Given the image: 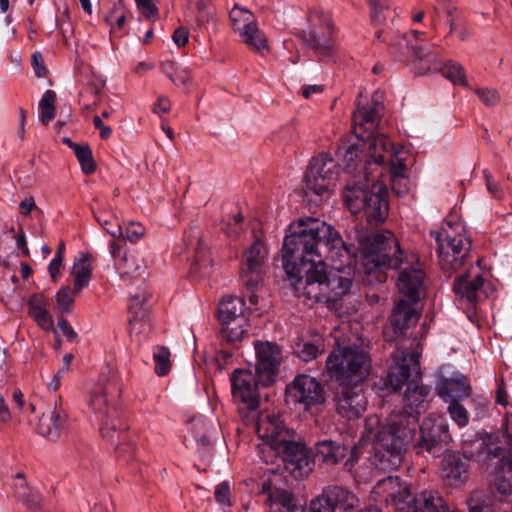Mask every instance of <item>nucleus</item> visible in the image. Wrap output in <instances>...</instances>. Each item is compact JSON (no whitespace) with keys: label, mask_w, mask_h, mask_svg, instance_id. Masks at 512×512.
<instances>
[{"label":"nucleus","mask_w":512,"mask_h":512,"mask_svg":"<svg viewBox=\"0 0 512 512\" xmlns=\"http://www.w3.org/2000/svg\"><path fill=\"white\" fill-rule=\"evenodd\" d=\"M335 405L337 413L349 420L359 418L367 406V399L363 389L354 383L353 385L340 384L336 395Z\"/></svg>","instance_id":"a211bd4d"},{"label":"nucleus","mask_w":512,"mask_h":512,"mask_svg":"<svg viewBox=\"0 0 512 512\" xmlns=\"http://www.w3.org/2000/svg\"><path fill=\"white\" fill-rule=\"evenodd\" d=\"M345 446L339 445L333 441H322L317 443L314 453L315 461L332 465L338 463L346 455Z\"/></svg>","instance_id":"c756f323"},{"label":"nucleus","mask_w":512,"mask_h":512,"mask_svg":"<svg viewBox=\"0 0 512 512\" xmlns=\"http://www.w3.org/2000/svg\"><path fill=\"white\" fill-rule=\"evenodd\" d=\"M13 415H15L10 409L9 405L4 399V397H0V423L8 424L13 420Z\"/></svg>","instance_id":"774afa93"},{"label":"nucleus","mask_w":512,"mask_h":512,"mask_svg":"<svg viewBox=\"0 0 512 512\" xmlns=\"http://www.w3.org/2000/svg\"><path fill=\"white\" fill-rule=\"evenodd\" d=\"M371 17L376 23H383L386 20L385 11L389 9L388 0H369Z\"/></svg>","instance_id":"4d7b16f0"},{"label":"nucleus","mask_w":512,"mask_h":512,"mask_svg":"<svg viewBox=\"0 0 512 512\" xmlns=\"http://www.w3.org/2000/svg\"><path fill=\"white\" fill-rule=\"evenodd\" d=\"M361 146H366L367 160L364 170L367 175L383 177L384 168L399 157L402 148L395 147L382 133L367 135Z\"/></svg>","instance_id":"f8f14e48"},{"label":"nucleus","mask_w":512,"mask_h":512,"mask_svg":"<svg viewBox=\"0 0 512 512\" xmlns=\"http://www.w3.org/2000/svg\"><path fill=\"white\" fill-rule=\"evenodd\" d=\"M75 156L84 174H92L96 170L92 149L87 144H82L75 152Z\"/></svg>","instance_id":"a18cd8bd"},{"label":"nucleus","mask_w":512,"mask_h":512,"mask_svg":"<svg viewBox=\"0 0 512 512\" xmlns=\"http://www.w3.org/2000/svg\"><path fill=\"white\" fill-rule=\"evenodd\" d=\"M383 112L380 96L376 94L371 105L359 106L353 114L352 131L361 141L375 133Z\"/></svg>","instance_id":"412c9836"},{"label":"nucleus","mask_w":512,"mask_h":512,"mask_svg":"<svg viewBox=\"0 0 512 512\" xmlns=\"http://www.w3.org/2000/svg\"><path fill=\"white\" fill-rule=\"evenodd\" d=\"M80 81H84L82 73L80 74ZM85 81L86 86L79 93V101L84 108L93 109L96 106V87L93 77L85 78Z\"/></svg>","instance_id":"49530a36"},{"label":"nucleus","mask_w":512,"mask_h":512,"mask_svg":"<svg viewBox=\"0 0 512 512\" xmlns=\"http://www.w3.org/2000/svg\"><path fill=\"white\" fill-rule=\"evenodd\" d=\"M146 234L145 227L138 222H130L125 228L124 237L127 241L131 243L139 242Z\"/></svg>","instance_id":"13d9d810"},{"label":"nucleus","mask_w":512,"mask_h":512,"mask_svg":"<svg viewBox=\"0 0 512 512\" xmlns=\"http://www.w3.org/2000/svg\"><path fill=\"white\" fill-rule=\"evenodd\" d=\"M415 303L405 299L397 302L390 317V324L393 326L395 333H402L405 329L417 323L419 313L413 306Z\"/></svg>","instance_id":"bb28decb"},{"label":"nucleus","mask_w":512,"mask_h":512,"mask_svg":"<svg viewBox=\"0 0 512 512\" xmlns=\"http://www.w3.org/2000/svg\"><path fill=\"white\" fill-rule=\"evenodd\" d=\"M64 370H58L53 375L48 376L45 378L42 375V379L44 381L45 386L51 390L56 391L61 387L62 378L64 377Z\"/></svg>","instance_id":"e2e57ef3"},{"label":"nucleus","mask_w":512,"mask_h":512,"mask_svg":"<svg viewBox=\"0 0 512 512\" xmlns=\"http://www.w3.org/2000/svg\"><path fill=\"white\" fill-rule=\"evenodd\" d=\"M239 37L244 44L255 52L265 54L269 51L267 38L258 28L257 22L244 32L240 33Z\"/></svg>","instance_id":"f704fd0d"},{"label":"nucleus","mask_w":512,"mask_h":512,"mask_svg":"<svg viewBox=\"0 0 512 512\" xmlns=\"http://www.w3.org/2000/svg\"><path fill=\"white\" fill-rule=\"evenodd\" d=\"M50 301L43 293L31 295L28 301V312L36 324L46 331H55L54 320L49 311Z\"/></svg>","instance_id":"a878e982"},{"label":"nucleus","mask_w":512,"mask_h":512,"mask_svg":"<svg viewBox=\"0 0 512 512\" xmlns=\"http://www.w3.org/2000/svg\"><path fill=\"white\" fill-rule=\"evenodd\" d=\"M361 259L357 269L367 277V282H383L385 268H400L404 263V252L390 231L377 232L359 241Z\"/></svg>","instance_id":"423d86ee"},{"label":"nucleus","mask_w":512,"mask_h":512,"mask_svg":"<svg viewBox=\"0 0 512 512\" xmlns=\"http://www.w3.org/2000/svg\"><path fill=\"white\" fill-rule=\"evenodd\" d=\"M321 352L322 348L311 342L298 341L294 345V353L305 362L315 359Z\"/></svg>","instance_id":"de8ad7c7"},{"label":"nucleus","mask_w":512,"mask_h":512,"mask_svg":"<svg viewBox=\"0 0 512 512\" xmlns=\"http://www.w3.org/2000/svg\"><path fill=\"white\" fill-rule=\"evenodd\" d=\"M130 333L137 337L139 341L145 338L150 331V322L148 315L146 317H129Z\"/></svg>","instance_id":"8fccbe9b"},{"label":"nucleus","mask_w":512,"mask_h":512,"mask_svg":"<svg viewBox=\"0 0 512 512\" xmlns=\"http://www.w3.org/2000/svg\"><path fill=\"white\" fill-rule=\"evenodd\" d=\"M18 286L8 279H0V300L7 306L18 302Z\"/></svg>","instance_id":"09e8293b"},{"label":"nucleus","mask_w":512,"mask_h":512,"mask_svg":"<svg viewBox=\"0 0 512 512\" xmlns=\"http://www.w3.org/2000/svg\"><path fill=\"white\" fill-rule=\"evenodd\" d=\"M135 2L146 18L157 15L158 9L152 0H135Z\"/></svg>","instance_id":"69168bd1"},{"label":"nucleus","mask_w":512,"mask_h":512,"mask_svg":"<svg viewBox=\"0 0 512 512\" xmlns=\"http://www.w3.org/2000/svg\"><path fill=\"white\" fill-rule=\"evenodd\" d=\"M474 445L476 446V452L465 451V453L469 457L476 458L479 462L486 463L488 468L494 467L501 471L507 470L509 476H497L495 486L500 494L504 496L512 495V460L506 450L498 445L486 444L483 440L476 441Z\"/></svg>","instance_id":"9b49d317"},{"label":"nucleus","mask_w":512,"mask_h":512,"mask_svg":"<svg viewBox=\"0 0 512 512\" xmlns=\"http://www.w3.org/2000/svg\"><path fill=\"white\" fill-rule=\"evenodd\" d=\"M215 499L216 501L225 506L231 505V492H230V486L228 482H222L216 486L215 489Z\"/></svg>","instance_id":"bf43d9fd"},{"label":"nucleus","mask_w":512,"mask_h":512,"mask_svg":"<svg viewBox=\"0 0 512 512\" xmlns=\"http://www.w3.org/2000/svg\"><path fill=\"white\" fill-rule=\"evenodd\" d=\"M361 143L341 146L338 149V158L344 170L353 171L361 160Z\"/></svg>","instance_id":"c9c22d12"},{"label":"nucleus","mask_w":512,"mask_h":512,"mask_svg":"<svg viewBox=\"0 0 512 512\" xmlns=\"http://www.w3.org/2000/svg\"><path fill=\"white\" fill-rule=\"evenodd\" d=\"M453 290L456 295L468 302H476L486 297L484 279L479 269L472 265L455 279Z\"/></svg>","instance_id":"5701e85b"},{"label":"nucleus","mask_w":512,"mask_h":512,"mask_svg":"<svg viewBox=\"0 0 512 512\" xmlns=\"http://www.w3.org/2000/svg\"><path fill=\"white\" fill-rule=\"evenodd\" d=\"M67 423V413L62 407L61 397L48 406L39 418L36 430L39 435L51 441H56Z\"/></svg>","instance_id":"4be33fe9"},{"label":"nucleus","mask_w":512,"mask_h":512,"mask_svg":"<svg viewBox=\"0 0 512 512\" xmlns=\"http://www.w3.org/2000/svg\"><path fill=\"white\" fill-rule=\"evenodd\" d=\"M428 36L427 30L419 28H412L408 33L401 37V41L397 43L402 46V41L405 47L411 54L412 61L420 73H425L437 63V54L427 45L422 44Z\"/></svg>","instance_id":"4468645a"},{"label":"nucleus","mask_w":512,"mask_h":512,"mask_svg":"<svg viewBox=\"0 0 512 512\" xmlns=\"http://www.w3.org/2000/svg\"><path fill=\"white\" fill-rule=\"evenodd\" d=\"M436 389L445 402L459 401L471 395V386L465 375L457 373L452 377L441 375Z\"/></svg>","instance_id":"b1692460"},{"label":"nucleus","mask_w":512,"mask_h":512,"mask_svg":"<svg viewBox=\"0 0 512 512\" xmlns=\"http://www.w3.org/2000/svg\"><path fill=\"white\" fill-rule=\"evenodd\" d=\"M284 239L283 267L295 278V289L310 300L335 302L352 285L355 253L331 225L317 218H301Z\"/></svg>","instance_id":"f257e3e1"},{"label":"nucleus","mask_w":512,"mask_h":512,"mask_svg":"<svg viewBox=\"0 0 512 512\" xmlns=\"http://www.w3.org/2000/svg\"><path fill=\"white\" fill-rule=\"evenodd\" d=\"M274 501L288 512H297L302 508V505L298 503L294 496L285 490L276 492Z\"/></svg>","instance_id":"603ef678"},{"label":"nucleus","mask_w":512,"mask_h":512,"mask_svg":"<svg viewBox=\"0 0 512 512\" xmlns=\"http://www.w3.org/2000/svg\"><path fill=\"white\" fill-rule=\"evenodd\" d=\"M405 267L401 271L397 280L399 293L410 300L417 302L423 292L424 273L414 254H407L404 258Z\"/></svg>","instance_id":"dca6fc26"},{"label":"nucleus","mask_w":512,"mask_h":512,"mask_svg":"<svg viewBox=\"0 0 512 512\" xmlns=\"http://www.w3.org/2000/svg\"><path fill=\"white\" fill-rule=\"evenodd\" d=\"M387 196L381 177L367 175L364 170L362 179L347 184L343 198L353 214L363 212L370 224L378 225L388 216Z\"/></svg>","instance_id":"0eeeda50"},{"label":"nucleus","mask_w":512,"mask_h":512,"mask_svg":"<svg viewBox=\"0 0 512 512\" xmlns=\"http://www.w3.org/2000/svg\"><path fill=\"white\" fill-rule=\"evenodd\" d=\"M232 395L238 403V411L244 422L254 420L259 407V377L249 370L236 369L231 374Z\"/></svg>","instance_id":"9d476101"},{"label":"nucleus","mask_w":512,"mask_h":512,"mask_svg":"<svg viewBox=\"0 0 512 512\" xmlns=\"http://www.w3.org/2000/svg\"><path fill=\"white\" fill-rule=\"evenodd\" d=\"M170 350L164 346H157L153 351L155 362V373L158 376H165L171 369Z\"/></svg>","instance_id":"c03bdc74"},{"label":"nucleus","mask_w":512,"mask_h":512,"mask_svg":"<svg viewBox=\"0 0 512 512\" xmlns=\"http://www.w3.org/2000/svg\"><path fill=\"white\" fill-rule=\"evenodd\" d=\"M32 65L35 71V74L38 77H45L47 74V69L43 63L42 55L40 52H35L32 55Z\"/></svg>","instance_id":"338daca9"},{"label":"nucleus","mask_w":512,"mask_h":512,"mask_svg":"<svg viewBox=\"0 0 512 512\" xmlns=\"http://www.w3.org/2000/svg\"><path fill=\"white\" fill-rule=\"evenodd\" d=\"M13 410L14 414H31L35 411V406L32 403L26 404L24 395L19 389H15L12 393Z\"/></svg>","instance_id":"5fc2aeb1"},{"label":"nucleus","mask_w":512,"mask_h":512,"mask_svg":"<svg viewBox=\"0 0 512 512\" xmlns=\"http://www.w3.org/2000/svg\"><path fill=\"white\" fill-rule=\"evenodd\" d=\"M348 327V324H342L332 331L336 348L326 360L328 374L340 384L362 382L371 369L369 353L356 344H351L350 339L344 337Z\"/></svg>","instance_id":"39448f33"},{"label":"nucleus","mask_w":512,"mask_h":512,"mask_svg":"<svg viewBox=\"0 0 512 512\" xmlns=\"http://www.w3.org/2000/svg\"><path fill=\"white\" fill-rule=\"evenodd\" d=\"M475 93L480 101L488 107L496 106L501 99L499 92L494 88H477Z\"/></svg>","instance_id":"6e6d98bb"},{"label":"nucleus","mask_w":512,"mask_h":512,"mask_svg":"<svg viewBox=\"0 0 512 512\" xmlns=\"http://www.w3.org/2000/svg\"><path fill=\"white\" fill-rule=\"evenodd\" d=\"M443 75L454 84L467 85L464 69L458 63L448 62L443 68Z\"/></svg>","instance_id":"3c124183"},{"label":"nucleus","mask_w":512,"mask_h":512,"mask_svg":"<svg viewBox=\"0 0 512 512\" xmlns=\"http://www.w3.org/2000/svg\"><path fill=\"white\" fill-rule=\"evenodd\" d=\"M420 379L418 354L397 350L393 355V364L389 368L386 383L393 391L400 390L404 385L407 386L404 397V411L398 414H404L407 418L415 419L416 427H418V416L427 407L428 389L420 384Z\"/></svg>","instance_id":"20e7f679"},{"label":"nucleus","mask_w":512,"mask_h":512,"mask_svg":"<svg viewBox=\"0 0 512 512\" xmlns=\"http://www.w3.org/2000/svg\"><path fill=\"white\" fill-rule=\"evenodd\" d=\"M266 258V247L259 239L245 250L242 257L241 278L247 288L253 289L260 283Z\"/></svg>","instance_id":"aec40b11"},{"label":"nucleus","mask_w":512,"mask_h":512,"mask_svg":"<svg viewBox=\"0 0 512 512\" xmlns=\"http://www.w3.org/2000/svg\"><path fill=\"white\" fill-rule=\"evenodd\" d=\"M451 440L448 423L443 415L431 414L420 427V439L415 445L417 453L431 452L433 448Z\"/></svg>","instance_id":"2eb2a0df"},{"label":"nucleus","mask_w":512,"mask_h":512,"mask_svg":"<svg viewBox=\"0 0 512 512\" xmlns=\"http://www.w3.org/2000/svg\"><path fill=\"white\" fill-rule=\"evenodd\" d=\"M162 72L176 85L189 86L192 82V69L174 61L161 64Z\"/></svg>","instance_id":"2f4dec72"},{"label":"nucleus","mask_w":512,"mask_h":512,"mask_svg":"<svg viewBox=\"0 0 512 512\" xmlns=\"http://www.w3.org/2000/svg\"><path fill=\"white\" fill-rule=\"evenodd\" d=\"M253 424L260 442L258 453L267 464H274L280 459L295 478L307 476L312 468L306 446L297 438L292 429H289L274 411H262L254 420L245 422Z\"/></svg>","instance_id":"f03ea898"},{"label":"nucleus","mask_w":512,"mask_h":512,"mask_svg":"<svg viewBox=\"0 0 512 512\" xmlns=\"http://www.w3.org/2000/svg\"><path fill=\"white\" fill-rule=\"evenodd\" d=\"M254 347L257 359L256 374L261 385L268 386L274 381L281 363V350L276 344L268 341H256Z\"/></svg>","instance_id":"f3484780"},{"label":"nucleus","mask_w":512,"mask_h":512,"mask_svg":"<svg viewBox=\"0 0 512 512\" xmlns=\"http://www.w3.org/2000/svg\"><path fill=\"white\" fill-rule=\"evenodd\" d=\"M218 314L220 321L246 317L245 302L240 297L226 296L219 304Z\"/></svg>","instance_id":"72a5a7b5"},{"label":"nucleus","mask_w":512,"mask_h":512,"mask_svg":"<svg viewBox=\"0 0 512 512\" xmlns=\"http://www.w3.org/2000/svg\"><path fill=\"white\" fill-rule=\"evenodd\" d=\"M122 276H142L145 274L147 264L138 251H130L117 264Z\"/></svg>","instance_id":"7c9ffc66"},{"label":"nucleus","mask_w":512,"mask_h":512,"mask_svg":"<svg viewBox=\"0 0 512 512\" xmlns=\"http://www.w3.org/2000/svg\"><path fill=\"white\" fill-rule=\"evenodd\" d=\"M222 337L229 343H236L243 339L247 333L249 322L247 317L220 321Z\"/></svg>","instance_id":"473e14b6"},{"label":"nucleus","mask_w":512,"mask_h":512,"mask_svg":"<svg viewBox=\"0 0 512 512\" xmlns=\"http://www.w3.org/2000/svg\"><path fill=\"white\" fill-rule=\"evenodd\" d=\"M437 241V252L441 268L447 272H456L462 268L469 256L471 240L460 222H446L442 231L433 233Z\"/></svg>","instance_id":"6e6552de"},{"label":"nucleus","mask_w":512,"mask_h":512,"mask_svg":"<svg viewBox=\"0 0 512 512\" xmlns=\"http://www.w3.org/2000/svg\"><path fill=\"white\" fill-rule=\"evenodd\" d=\"M92 274V255L86 252H80L73 261L68 278V281L73 284L75 292H80L89 285Z\"/></svg>","instance_id":"393cba45"},{"label":"nucleus","mask_w":512,"mask_h":512,"mask_svg":"<svg viewBox=\"0 0 512 512\" xmlns=\"http://www.w3.org/2000/svg\"><path fill=\"white\" fill-rule=\"evenodd\" d=\"M63 262H64L63 259L53 257V259L51 260V262L48 265L49 275L51 277V280L54 283L58 282V280L61 276V273H62V270L64 267Z\"/></svg>","instance_id":"0e129e2a"},{"label":"nucleus","mask_w":512,"mask_h":512,"mask_svg":"<svg viewBox=\"0 0 512 512\" xmlns=\"http://www.w3.org/2000/svg\"><path fill=\"white\" fill-rule=\"evenodd\" d=\"M325 496L329 498L332 506H340L345 510L355 507L359 502L358 498L350 491L337 486L330 488Z\"/></svg>","instance_id":"58836bf2"},{"label":"nucleus","mask_w":512,"mask_h":512,"mask_svg":"<svg viewBox=\"0 0 512 512\" xmlns=\"http://www.w3.org/2000/svg\"><path fill=\"white\" fill-rule=\"evenodd\" d=\"M103 229L113 238H120L124 235V231L117 219L104 220L101 222Z\"/></svg>","instance_id":"680f3d73"},{"label":"nucleus","mask_w":512,"mask_h":512,"mask_svg":"<svg viewBox=\"0 0 512 512\" xmlns=\"http://www.w3.org/2000/svg\"><path fill=\"white\" fill-rule=\"evenodd\" d=\"M388 176L391 183L392 190L397 195L406 194L408 191V180L406 174V163L404 159L400 157H396L395 161H392L384 168V176L381 180L384 182L383 178Z\"/></svg>","instance_id":"c85d7f7f"},{"label":"nucleus","mask_w":512,"mask_h":512,"mask_svg":"<svg viewBox=\"0 0 512 512\" xmlns=\"http://www.w3.org/2000/svg\"><path fill=\"white\" fill-rule=\"evenodd\" d=\"M326 400L322 384L314 377L300 374L286 386V401L301 405L305 410L320 405Z\"/></svg>","instance_id":"ddd939ff"},{"label":"nucleus","mask_w":512,"mask_h":512,"mask_svg":"<svg viewBox=\"0 0 512 512\" xmlns=\"http://www.w3.org/2000/svg\"><path fill=\"white\" fill-rule=\"evenodd\" d=\"M441 476L449 486H459L467 479V467L456 454H447L442 460Z\"/></svg>","instance_id":"cd10ccee"},{"label":"nucleus","mask_w":512,"mask_h":512,"mask_svg":"<svg viewBox=\"0 0 512 512\" xmlns=\"http://www.w3.org/2000/svg\"><path fill=\"white\" fill-rule=\"evenodd\" d=\"M232 28L238 35L257 22L255 16L247 9L235 5L229 14Z\"/></svg>","instance_id":"4c0bfd02"},{"label":"nucleus","mask_w":512,"mask_h":512,"mask_svg":"<svg viewBox=\"0 0 512 512\" xmlns=\"http://www.w3.org/2000/svg\"><path fill=\"white\" fill-rule=\"evenodd\" d=\"M416 430V420L404 414L393 413L384 422L376 415L367 417L362 441L371 443V464L383 471L400 467Z\"/></svg>","instance_id":"7ed1b4c3"},{"label":"nucleus","mask_w":512,"mask_h":512,"mask_svg":"<svg viewBox=\"0 0 512 512\" xmlns=\"http://www.w3.org/2000/svg\"><path fill=\"white\" fill-rule=\"evenodd\" d=\"M56 93L52 90H46L39 102L40 121L47 125L55 117Z\"/></svg>","instance_id":"37998d69"},{"label":"nucleus","mask_w":512,"mask_h":512,"mask_svg":"<svg viewBox=\"0 0 512 512\" xmlns=\"http://www.w3.org/2000/svg\"><path fill=\"white\" fill-rule=\"evenodd\" d=\"M151 298V293L146 287H142L129 298V317H146L148 314L147 303Z\"/></svg>","instance_id":"e433bc0d"},{"label":"nucleus","mask_w":512,"mask_h":512,"mask_svg":"<svg viewBox=\"0 0 512 512\" xmlns=\"http://www.w3.org/2000/svg\"><path fill=\"white\" fill-rule=\"evenodd\" d=\"M15 494L17 498L24 503H26L27 506L31 508L38 507L41 502L42 498L38 491L32 490L27 486V483L22 475L17 474V482L15 483Z\"/></svg>","instance_id":"a19ab883"},{"label":"nucleus","mask_w":512,"mask_h":512,"mask_svg":"<svg viewBox=\"0 0 512 512\" xmlns=\"http://www.w3.org/2000/svg\"><path fill=\"white\" fill-rule=\"evenodd\" d=\"M334 508L325 495L313 500L310 504L309 512H333Z\"/></svg>","instance_id":"052dcab7"},{"label":"nucleus","mask_w":512,"mask_h":512,"mask_svg":"<svg viewBox=\"0 0 512 512\" xmlns=\"http://www.w3.org/2000/svg\"><path fill=\"white\" fill-rule=\"evenodd\" d=\"M448 412L451 418L461 427L468 424L469 415L467 410L458 401L449 402Z\"/></svg>","instance_id":"864d4df0"},{"label":"nucleus","mask_w":512,"mask_h":512,"mask_svg":"<svg viewBox=\"0 0 512 512\" xmlns=\"http://www.w3.org/2000/svg\"><path fill=\"white\" fill-rule=\"evenodd\" d=\"M333 34V23L328 14L315 12L311 16V24L305 39L310 47L318 54L328 56L333 50L331 37Z\"/></svg>","instance_id":"6ab92c4d"},{"label":"nucleus","mask_w":512,"mask_h":512,"mask_svg":"<svg viewBox=\"0 0 512 512\" xmlns=\"http://www.w3.org/2000/svg\"><path fill=\"white\" fill-rule=\"evenodd\" d=\"M338 165L327 153L313 157L303 177V192L320 200L331 196L338 179Z\"/></svg>","instance_id":"1a4fd4ad"},{"label":"nucleus","mask_w":512,"mask_h":512,"mask_svg":"<svg viewBox=\"0 0 512 512\" xmlns=\"http://www.w3.org/2000/svg\"><path fill=\"white\" fill-rule=\"evenodd\" d=\"M79 292H75V288L70 285L62 286L55 294V308L61 313H70L73 308L75 296Z\"/></svg>","instance_id":"79ce46f5"},{"label":"nucleus","mask_w":512,"mask_h":512,"mask_svg":"<svg viewBox=\"0 0 512 512\" xmlns=\"http://www.w3.org/2000/svg\"><path fill=\"white\" fill-rule=\"evenodd\" d=\"M185 240L187 245L195 251L196 266L199 267L200 270H204L206 273L208 268L211 266V261L208 259L206 253L202 249L200 233L197 231H190L186 234Z\"/></svg>","instance_id":"ea45409f"}]
</instances>
